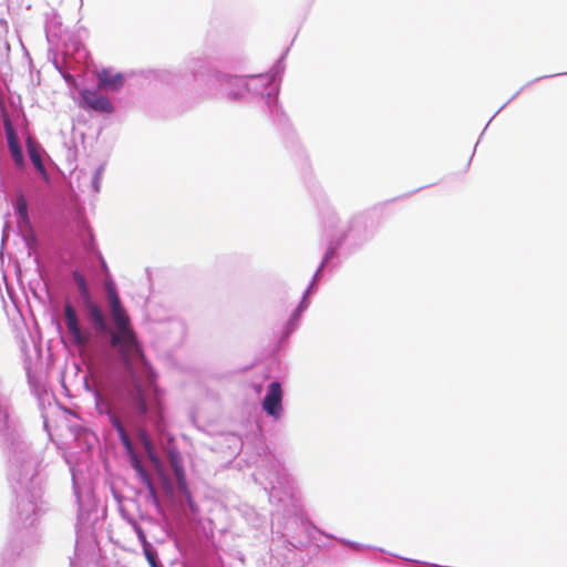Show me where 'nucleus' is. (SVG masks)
<instances>
[{
    "mask_svg": "<svg viewBox=\"0 0 567 567\" xmlns=\"http://www.w3.org/2000/svg\"><path fill=\"white\" fill-rule=\"evenodd\" d=\"M73 279L84 300L86 317L96 334L109 336L110 347L115 350L132 383L135 385L134 401L142 411L153 400L152 392L143 388L142 381L150 384L152 367L147 361L142 342L138 340L131 318L112 284H106V297L114 328L107 323L106 316L100 305L91 298L85 278L73 271Z\"/></svg>",
    "mask_w": 567,
    "mask_h": 567,
    "instance_id": "nucleus-1",
    "label": "nucleus"
},
{
    "mask_svg": "<svg viewBox=\"0 0 567 567\" xmlns=\"http://www.w3.org/2000/svg\"><path fill=\"white\" fill-rule=\"evenodd\" d=\"M151 378H152V381L150 382V384L142 381L143 388L145 390H150L153 395L152 396L153 400L148 404H146L145 411H142L140 409L138 404L134 401L135 385L132 383L131 380H130L131 389L127 392L128 401H130L131 406L134 410H136V412L140 415L146 416L154 424V426L159 435H166L167 445L165 446V451L167 454L169 465L174 472L178 488L183 493H187L188 487H187V481H186V474H185V470H184L183 458L181 456V453H179L177 446L175 445L174 436L169 433H166V423L164 421V416H163V412H162V403H161V400H159V396L157 393V389L155 386V374L153 371H152Z\"/></svg>",
    "mask_w": 567,
    "mask_h": 567,
    "instance_id": "nucleus-2",
    "label": "nucleus"
},
{
    "mask_svg": "<svg viewBox=\"0 0 567 567\" xmlns=\"http://www.w3.org/2000/svg\"><path fill=\"white\" fill-rule=\"evenodd\" d=\"M64 318L72 343L80 349L86 348L92 340V332L81 327L79 316L70 302L64 306Z\"/></svg>",
    "mask_w": 567,
    "mask_h": 567,
    "instance_id": "nucleus-3",
    "label": "nucleus"
},
{
    "mask_svg": "<svg viewBox=\"0 0 567 567\" xmlns=\"http://www.w3.org/2000/svg\"><path fill=\"white\" fill-rule=\"evenodd\" d=\"M282 389L277 381L271 382L262 401V409L271 416L278 419L282 412Z\"/></svg>",
    "mask_w": 567,
    "mask_h": 567,
    "instance_id": "nucleus-4",
    "label": "nucleus"
},
{
    "mask_svg": "<svg viewBox=\"0 0 567 567\" xmlns=\"http://www.w3.org/2000/svg\"><path fill=\"white\" fill-rule=\"evenodd\" d=\"M3 126L7 135L9 151L17 166L23 167L24 158L19 144L18 135L8 114L3 115Z\"/></svg>",
    "mask_w": 567,
    "mask_h": 567,
    "instance_id": "nucleus-5",
    "label": "nucleus"
},
{
    "mask_svg": "<svg viewBox=\"0 0 567 567\" xmlns=\"http://www.w3.org/2000/svg\"><path fill=\"white\" fill-rule=\"evenodd\" d=\"M81 97L85 106L95 112L112 113L114 111L113 104L105 95L92 90L81 91Z\"/></svg>",
    "mask_w": 567,
    "mask_h": 567,
    "instance_id": "nucleus-6",
    "label": "nucleus"
},
{
    "mask_svg": "<svg viewBox=\"0 0 567 567\" xmlns=\"http://www.w3.org/2000/svg\"><path fill=\"white\" fill-rule=\"evenodd\" d=\"M124 84V76L122 73H112L107 69H102L97 73V86L106 91H117Z\"/></svg>",
    "mask_w": 567,
    "mask_h": 567,
    "instance_id": "nucleus-7",
    "label": "nucleus"
},
{
    "mask_svg": "<svg viewBox=\"0 0 567 567\" xmlns=\"http://www.w3.org/2000/svg\"><path fill=\"white\" fill-rule=\"evenodd\" d=\"M28 152H29V156H30V159L31 162L33 163V165L37 167V169L43 175L45 176V168L43 166V163H42V159H41V155L35 146V144L31 141V138L28 140Z\"/></svg>",
    "mask_w": 567,
    "mask_h": 567,
    "instance_id": "nucleus-8",
    "label": "nucleus"
},
{
    "mask_svg": "<svg viewBox=\"0 0 567 567\" xmlns=\"http://www.w3.org/2000/svg\"><path fill=\"white\" fill-rule=\"evenodd\" d=\"M16 209H17V213L19 214L20 218L24 223H28L29 221L28 204H27L25 197L22 193H20L17 196Z\"/></svg>",
    "mask_w": 567,
    "mask_h": 567,
    "instance_id": "nucleus-9",
    "label": "nucleus"
},
{
    "mask_svg": "<svg viewBox=\"0 0 567 567\" xmlns=\"http://www.w3.org/2000/svg\"><path fill=\"white\" fill-rule=\"evenodd\" d=\"M135 532H136V534H137V537H138L140 542H141V543H142V545H143V548H144V547H151V546H150V543H148V542H147V539H146L145 533H144V530L142 529V527H141V526H138V525H135Z\"/></svg>",
    "mask_w": 567,
    "mask_h": 567,
    "instance_id": "nucleus-10",
    "label": "nucleus"
},
{
    "mask_svg": "<svg viewBox=\"0 0 567 567\" xmlns=\"http://www.w3.org/2000/svg\"><path fill=\"white\" fill-rule=\"evenodd\" d=\"M144 554L151 567H157L155 554L150 547H144Z\"/></svg>",
    "mask_w": 567,
    "mask_h": 567,
    "instance_id": "nucleus-11",
    "label": "nucleus"
},
{
    "mask_svg": "<svg viewBox=\"0 0 567 567\" xmlns=\"http://www.w3.org/2000/svg\"><path fill=\"white\" fill-rule=\"evenodd\" d=\"M118 436L121 439V442L123 443V445L127 449V450H131L132 447V444H131V441H130V437L126 433V431H120L118 433Z\"/></svg>",
    "mask_w": 567,
    "mask_h": 567,
    "instance_id": "nucleus-12",
    "label": "nucleus"
},
{
    "mask_svg": "<svg viewBox=\"0 0 567 567\" xmlns=\"http://www.w3.org/2000/svg\"><path fill=\"white\" fill-rule=\"evenodd\" d=\"M148 460L156 466L161 464V461L154 450L146 452Z\"/></svg>",
    "mask_w": 567,
    "mask_h": 567,
    "instance_id": "nucleus-13",
    "label": "nucleus"
},
{
    "mask_svg": "<svg viewBox=\"0 0 567 567\" xmlns=\"http://www.w3.org/2000/svg\"><path fill=\"white\" fill-rule=\"evenodd\" d=\"M138 439L141 441L142 444H144V442H148L151 441L147 432L145 430H140L138 432Z\"/></svg>",
    "mask_w": 567,
    "mask_h": 567,
    "instance_id": "nucleus-14",
    "label": "nucleus"
},
{
    "mask_svg": "<svg viewBox=\"0 0 567 567\" xmlns=\"http://www.w3.org/2000/svg\"><path fill=\"white\" fill-rule=\"evenodd\" d=\"M113 425L116 429L117 433H120V431H124L125 430L118 419H114L113 420Z\"/></svg>",
    "mask_w": 567,
    "mask_h": 567,
    "instance_id": "nucleus-15",
    "label": "nucleus"
},
{
    "mask_svg": "<svg viewBox=\"0 0 567 567\" xmlns=\"http://www.w3.org/2000/svg\"><path fill=\"white\" fill-rule=\"evenodd\" d=\"M142 445H143L145 452H150V451L154 450L152 441L144 442V444H142Z\"/></svg>",
    "mask_w": 567,
    "mask_h": 567,
    "instance_id": "nucleus-16",
    "label": "nucleus"
},
{
    "mask_svg": "<svg viewBox=\"0 0 567 567\" xmlns=\"http://www.w3.org/2000/svg\"><path fill=\"white\" fill-rule=\"evenodd\" d=\"M147 484L151 485V481L150 480H147ZM150 487H152V486H150ZM151 491H153V488H151Z\"/></svg>",
    "mask_w": 567,
    "mask_h": 567,
    "instance_id": "nucleus-17",
    "label": "nucleus"
}]
</instances>
